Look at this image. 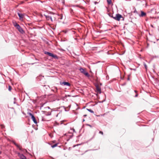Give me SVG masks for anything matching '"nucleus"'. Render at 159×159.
<instances>
[{"label": "nucleus", "mask_w": 159, "mask_h": 159, "mask_svg": "<svg viewBox=\"0 0 159 159\" xmlns=\"http://www.w3.org/2000/svg\"><path fill=\"white\" fill-rule=\"evenodd\" d=\"M14 25L20 33L23 34L24 33V31L18 24L16 23L14 24Z\"/></svg>", "instance_id": "1"}, {"label": "nucleus", "mask_w": 159, "mask_h": 159, "mask_svg": "<svg viewBox=\"0 0 159 159\" xmlns=\"http://www.w3.org/2000/svg\"><path fill=\"white\" fill-rule=\"evenodd\" d=\"M112 17L115 20L118 21H120L121 18L122 19V20H124L123 17L119 14H116L115 17L112 16Z\"/></svg>", "instance_id": "2"}, {"label": "nucleus", "mask_w": 159, "mask_h": 159, "mask_svg": "<svg viewBox=\"0 0 159 159\" xmlns=\"http://www.w3.org/2000/svg\"><path fill=\"white\" fill-rule=\"evenodd\" d=\"M80 70L82 73L84 74L86 76L88 77L89 76V73L85 70L84 69L81 68L80 69Z\"/></svg>", "instance_id": "3"}, {"label": "nucleus", "mask_w": 159, "mask_h": 159, "mask_svg": "<svg viewBox=\"0 0 159 159\" xmlns=\"http://www.w3.org/2000/svg\"><path fill=\"white\" fill-rule=\"evenodd\" d=\"M28 115H29L30 116H31V119H32V120H33V122L35 124H37V121L35 119V117H34V116L31 113H28Z\"/></svg>", "instance_id": "4"}, {"label": "nucleus", "mask_w": 159, "mask_h": 159, "mask_svg": "<svg viewBox=\"0 0 159 159\" xmlns=\"http://www.w3.org/2000/svg\"><path fill=\"white\" fill-rule=\"evenodd\" d=\"M44 53L45 54H47L50 57H53V58H56L57 57V56L56 55H54L53 54H52L51 53H50V52H45Z\"/></svg>", "instance_id": "5"}, {"label": "nucleus", "mask_w": 159, "mask_h": 159, "mask_svg": "<svg viewBox=\"0 0 159 159\" xmlns=\"http://www.w3.org/2000/svg\"><path fill=\"white\" fill-rule=\"evenodd\" d=\"M44 15L45 16L47 20H50L52 22L53 21V20L52 18V16H50L48 15Z\"/></svg>", "instance_id": "6"}, {"label": "nucleus", "mask_w": 159, "mask_h": 159, "mask_svg": "<svg viewBox=\"0 0 159 159\" xmlns=\"http://www.w3.org/2000/svg\"><path fill=\"white\" fill-rule=\"evenodd\" d=\"M141 14L139 15V16L140 17H144L146 16V13L142 11H141Z\"/></svg>", "instance_id": "7"}, {"label": "nucleus", "mask_w": 159, "mask_h": 159, "mask_svg": "<svg viewBox=\"0 0 159 159\" xmlns=\"http://www.w3.org/2000/svg\"><path fill=\"white\" fill-rule=\"evenodd\" d=\"M19 157L21 159H27L26 157L22 154H19Z\"/></svg>", "instance_id": "8"}, {"label": "nucleus", "mask_w": 159, "mask_h": 159, "mask_svg": "<svg viewBox=\"0 0 159 159\" xmlns=\"http://www.w3.org/2000/svg\"><path fill=\"white\" fill-rule=\"evenodd\" d=\"M18 15L20 18V20H22L23 17V15L21 14H20L19 13H18Z\"/></svg>", "instance_id": "9"}, {"label": "nucleus", "mask_w": 159, "mask_h": 159, "mask_svg": "<svg viewBox=\"0 0 159 159\" xmlns=\"http://www.w3.org/2000/svg\"><path fill=\"white\" fill-rule=\"evenodd\" d=\"M62 84H63L64 85H67L70 86V84L67 82H63L62 83Z\"/></svg>", "instance_id": "10"}, {"label": "nucleus", "mask_w": 159, "mask_h": 159, "mask_svg": "<svg viewBox=\"0 0 159 159\" xmlns=\"http://www.w3.org/2000/svg\"><path fill=\"white\" fill-rule=\"evenodd\" d=\"M96 89L98 92L101 93V89L98 86L96 87Z\"/></svg>", "instance_id": "11"}, {"label": "nucleus", "mask_w": 159, "mask_h": 159, "mask_svg": "<svg viewBox=\"0 0 159 159\" xmlns=\"http://www.w3.org/2000/svg\"><path fill=\"white\" fill-rule=\"evenodd\" d=\"M42 120L43 121H49L50 120V119H48L46 118L45 117H43L42 118Z\"/></svg>", "instance_id": "12"}, {"label": "nucleus", "mask_w": 159, "mask_h": 159, "mask_svg": "<svg viewBox=\"0 0 159 159\" xmlns=\"http://www.w3.org/2000/svg\"><path fill=\"white\" fill-rule=\"evenodd\" d=\"M107 2L108 4H111V0H107Z\"/></svg>", "instance_id": "13"}, {"label": "nucleus", "mask_w": 159, "mask_h": 159, "mask_svg": "<svg viewBox=\"0 0 159 159\" xmlns=\"http://www.w3.org/2000/svg\"><path fill=\"white\" fill-rule=\"evenodd\" d=\"M87 110L91 113H94V111L91 109H87Z\"/></svg>", "instance_id": "14"}, {"label": "nucleus", "mask_w": 159, "mask_h": 159, "mask_svg": "<svg viewBox=\"0 0 159 159\" xmlns=\"http://www.w3.org/2000/svg\"><path fill=\"white\" fill-rule=\"evenodd\" d=\"M20 150H21V146L18 144H17V146H16Z\"/></svg>", "instance_id": "15"}, {"label": "nucleus", "mask_w": 159, "mask_h": 159, "mask_svg": "<svg viewBox=\"0 0 159 159\" xmlns=\"http://www.w3.org/2000/svg\"><path fill=\"white\" fill-rule=\"evenodd\" d=\"M57 143H56V144H54V145H52V148H54L57 146Z\"/></svg>", "instance_id": "16"}, {"label": "nucleus", "mask_w": 159, "mask_h": 159, "mask_svg": "<svg viewBox=\"0 0 159 159\" xmlns=\"http://www.w3.org/2000/svg\"><path fill=\"white\" fill-rule=\"evenodd\" d=\"M51 115V112H48L46 114V116L50 115Z\"/></svg>", "instance_id": "17"}, {"label": "nucleus", "mask_w": 159, "mask_h": 159, "mask_svg": "<svg viewBox=\"0 0 159 159\" xmlns=\"http://www.w3.org/2000/svg\"><path fill=\"white\" fill-rule=\"evenodd\" d=\"M155 9L153 8V9H151V11L152 12V11H154V13H156V11H155Z\"/></svg>", "instance_id": "18"}, {"label": "nucleus", "mask_w": 159, "mask_h": 159, "mask_svg": "<svg viewBox=\"0 0 159 159\" xmlns=\"http://www.w3.org/2000/svg\"><path fill=\"white\" fill-rule=\"evenodd\" d=\"M1 126V128L2 129H3V128H5V126L4 125H0Z\"/></svg>", "instance_id": "19"}, {"label": "nucleus", "mask_w": 159, "mask_h": 159, "mask_svg": "<svg viewBox=\"0 0 159 159\" xmlns=\"http://www.w3.org/2000/svg\"><path fill=\"white\" fill-rule=\"evenodd\" d=\"M143 65L145 68L146 69H147V66L146 64L145 63H144Z\"/></svg>", "instance_id": "20"}, {"label": "nucleus", "mask_w": 159, "mask_h": 159, "mask_svg": "<svg viewBox=\"0 0 159 159\" xmlns=\"http://www.w3.org/2000/svg\"><path fill=\"white\" fill-rule=\"evenodd\" d=\"M11 87L10 86H9L8 90L9 91H11Z\"/></svg>", "instance_id": "21"}, {"label": "nucleus", "mask_w": 159, "mask_h": 159, "mask_svg": "<svg viewBox=\"0 0 159 159\" xmlns=\"http://www.w3.org/2000/svg\"><path fill=\"white\" fill-rule=\"evenodd\" d=\"M99 133H100L101 134H103V132H102V131H100L99 132Z\"/></svg>", "instance_id": "22"}, {"label": "nucleus", "mask_w": 159, "mask_h": 159, "mask_svg": "<svg viewBox=\"0 0 159 159\" xmlns=\"http://www.w3.org/2000/svg\"><path fill=\"white\" fill-rule=\"evenodd\" d=\"M13 143L16 146H17V144H16L15 142H13Z\"/></svg>", "instance_id": "23"}, {"label": "nucleus", "mask_w": 159, "mask_h": 159, "mask_svg": "<svg viewBox=\"0 0 159 159\" xmlns=\"http://www.w3.org/2000/svg\"><path fill=\"white\" fill-rule=\"evenodd\" d=\"M87 125L89 126L91 128V127H92L91 125H89L87 124Z\"/></svg>", "instance_id": "24"}, {"label": "nucleus", "mask_w": 159, "mask_h": 159, "mask_svg": "<svg viewBox=\"0 0 159 159\" xmlns=\"http://www.w3.org/2000/svg\"><path fill=\"white\" fill-rule=\"evenodd\" d=\"M138 96V94H136V95H135V97H136Z\"/></svg>", "instance_id": "25"}, {"label": "nucleus", "mask_w": 159, "mask_h": 159, "mask_svg": "<svg viewBox=\"0 0 159 159\" xmlns=\"http://www.w3.org/2000/svg\"><path fill=\"white\" fill-rule=\"evenodd\" d=\"M58 115V114H57L56 115V116L57 117Z\"/></svg>", "instance_id": "26"}, {"label": "nucleus", "mask_w": 159, "mask_h": 159, "mask_svg": "<svg viewBox=\"0 0 159 159\" xmlns=\"http://www.w3.org/2000/svg\"><path fill=\"white\" fill-rule=\"evenodd\" d=\"M72 130L73 131H75V130L73 129V130Z\"/></svg>", "instance_id": "27"}, {"label": "nucleus", "mask_w": 159, "mask_h": 159, "mask_svg": "<svg viewBox=\"0 0 159 159\" xmlns=\"http://www.w3.org/2000/svg\"><path fill=\"white\" fill-rule=\"evenodd\" d=\"M97 3V2H95V4H96Z\"/></svg>", "instance_id": "28"}, {"label": "nucleus", "mask_w": 159, "mask_h": 159, "mask_svg": "<svg viewBox=\"0 0 159 159\" xmlns=\"http://www.w3.org/2000/svg\"><path fill=\"white\" fill-rule=\"evenodd\" d=\"M129 80V78H128V80Z\"/></svg>", "instance_id": "29"}, {"label": "nucleus", "mask_w": 159, "mask_h": 159, "mask_svg": "<svg viewBox=\"0 0 159 159\" xmlns=\"http://www.w3.org/2000/svg\"><path fill=\"white\" fill-rule=\"evenodd\" d=\"M136 12V10H135V11H134V12Z\"/></svg>", "instance_id": "30"}, {"label": "nucleus", "mask_w": 159, "mask_h": 159, "mask_svg": "<svg viewBox=\"0 0 159 159\" xmlns=\"http://www.w3.org/2000/svg\"><path fill=\"white\" fill-rule=\"evenodd\" d=\"M134 92H136V90H135V91H134Z\"/></svg>", "instance_id": "31"}, {"label": "nucleus", "mask_w": 159, "mask_h": 159, "mask_svg": "<svg viewBox=\"0 0 159 159\" xmlns=\"http://www.w3.org/2000/svg\"><path fill=\"white\" fill-rule=\"evenodd\" d=\"M1 152L0 151V154H1Z\"/></svg>", "instance_id": "32"}, {"label": "nucleus", "mask_w": 159, "mask_h": 159, "mask_svg": "<svg viewBox=\"0 0 159 159\" xmlns=\"http://www.w3.org/2000/svg\"><path fill=\"white\" fill-rule=\"evenodd\" d=\"M54 20H55V17H54Z\"/></svg>", "instance_id": "33"}]
</instances>
